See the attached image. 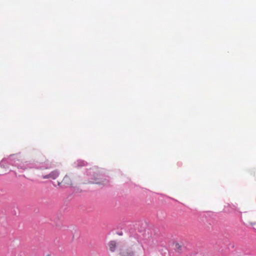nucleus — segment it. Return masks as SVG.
<instances>
[{"label":"nucleus","mask_w":256,"mask_h":256,"mask_svg":"<svg viewBox=\"0 0 256 256\" xmlns=\"http://www.w3.org/2000/svg\"><path fill=\"white\" fill-rule=\"evenodd\" d=\"M72 180L66 174L61 182H58V185L61 186H66L72 185Z\"/></svg>","instance_id":"1"},{"label":"nucleus","mask_w":256,"mask_h":256,"mask_svg":"<svg viewBox=\"0 0 256 256\" xmlns=\"http://www.w3.org/2000/svg\"><path fill=\"white\" fill-rule=\"evenodd\" d=\"M120 256H135V254L131 248L122 250L120 252Z\"/></svg>","instance_id":"2"},{"label":"nucleus","mask_w":256,"mask_h":256,"mask_svg":"<svg viewBox=\"0 0 256 256\" xmlns=\"http://www.w3.org/2000/svg\"><path fill=\"white\" fill-rule=\"evenodd\" d=\"M59 175L60 173L58 170L52 171L49 174L50 178L53 180L56 179L59 176Z\"/></svg>","instance_id":"3"},{"label":"nucleus","mask_w":256,"mask_h":256,"mask_svg":"<svg viewBox=\"0 0 256 256\" xmlns=\"http://www.w3.org/2000/svg\"><path fill=\"white\" fill-rule=\"evenodd\" d=\"M108 246H109L110 250L111 252H114L115 251L116 248V242L114 241L110 242L108 244Z\"/></svg>","instance_id":"4"},{"label":"nucleus","mask_w":256,"mask_h":256,"mask_svg":"<svg viewBox=\"0 0 256 256\" xmlns=\"http://www.w3.org/2000/svg\"><path fill=\"white\" fill-rule=\"evenodd\" d=\"M42 178L44 179H46V178H50V176H49V174H47V175H46V176H42Z\"/></svg>","instance_id":"5"}]
</instances>
